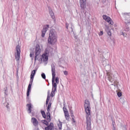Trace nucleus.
Returning a JSON list of instances; mask_svg holds the SVG:
<instances>
[{
    "mask_svg": "<svg viewBox=\"0 0 130 130\" xmlns=\"http://www.w3.org/2000/svg\"><path fill=\"white\" fill-rule=\"evenodd\" d=\"M32 84H33V81L30 80L29 83L28 87H27V92H26L27 97L29 96V93H30V92H31V87Z\"/></svg>",
    "mask_w": 130,
    "mask_h": 130,
    "instance_id": "9d476101",
    "label": "nucleus"
},
{
    "mask_svg": "<svg viewBox=\"0 0 130 130\" xmlns=\"http://www.w3.org/2000/svg\"><path fill=\"white\" fill-rule=\"evenodd\" d=\"M121 95H122L121 92H119L117 93V96H118L121 97Z\"/></svg>",
    "mask_w": 130,
    "mask_h": 130,
    "instance_id": "7c9ffc66",
    "label": "nucleus"
},
{
    "mask_svg": "<svg viewBox=\"0 0 130 130\" xmlns=\"http://www.w3.org/2000/svg\"><path fill=\"white\" fill-rule=\"evenodd\" d=\"M75 118L73 117L72 119H73V122H76V120H75Z\"/></svg>",
    "mask_w": 130,
    "mask_h": 130,
    "instance_id": "c9c22d12",
    "label": "nucleus"
},
{
    "mask_svg": "<svg viewBox=\"0 0 130 130\" xmlns=\"http://www.w3.org/2000/svg\"><path fill=\"white\" fill-rule=\"evenodd\" d=\"M63 111L64 113H67L69 112L68 111V109H67V108L66 107V106H64L63 107Z\"/></svg>",
    "mask_w": 130,
    "mask_h": 130,
    "instance_id": "b1692460",
    "label": "nucleus"
},
{
    "mask_svg": "<svg viewBox=\"0 0 130 130\" xmlns=\"http://www.w3.org/2000/svg\"><path fill=\"white\" fill-rule=\"evenodd\" d=\"M55 82H56V84H59V79L58 78V77H56L55 78Z\"/></svg>",
    "mask_w": 130,
    "mask_h": 130,
    "instance_id": "a878e982",
    "label": "nucleus"
},
{
    "mask_svg": "<svg viewBox=\"0 0 130 130\" xmlns=\"http://www.w3.org/2000/svg\"><path fill=\"white\" fill-rule=\"evenodd\" d=\"M17 53L15 55V59L16 61L20 60V57H21V47L18 45L16 48Z\"/></svg>",
    "mask_w": 130,
    "mask_h": 130,
    "instance_id": "39448f33",
    "label": "nucleus"
},
{
    "mask_svg": "<svg viewBox=\"0 0 130 130\" xmlns=\"http://www.w3.org/2000/svg\"><path fill=\"white\" fill-rule=\"evenodd\" d=\"M103 18L104 20H105L108 23L110 24V25H113L114 24V22H113V21H112V19L109 16L106 15H104L103 16Z\"/></svg>",
    "mask_w": 130,
    "mask_h": 130,
    "instance_id": "423d86ee",
    "label": "nucleus"
},
{
    "mask_svg": "<svg viewBox=\"0 0 130 130\" xmlns=\"http://www.w3.org/2000/svg\"><path fill=\"white\" fill-rule=\"evenodd\" d=\"M50 16H51L52 19H55V16H54V13H53V11L52 10L49 11Z\"/></svg>",
    "mask_w": 130,
    "mask_h": 130,
    "instance_id": "a211bd4d",
    "label": "nucleus"
},
{
    "mask_svg": "<svg viewBox=\"0 0 130 130\" xmlns=\"http://www.w3.org/2000/svg\"><path fill=\"white\" fill-rule=\"evenodd\" d=\"M42 123H43V124H45V125H48V122H47V121H46V120H42L41 121Z\"/></svg>",
    "mask_w": 130,
    "mask_h": 130,
    "instance_id": "412c9836",
    "label": "nucleus"
},
{
    "mask_svg": "<svg viewBox=\"0 0 130 130\" xmlns=\"http://www.w3.org/2000/svg\"><path fill=\"white\" fill-rule=\"evenodd\" d=\"M30 57H32V54H31V53L30 54Z\"/></svg>",
    "mask_w": 130,
    "mask_h": 130,
    "instance_id": "4c0bfd02",
    "label": "nucleus"
},
{
    "mask_svg": "<svg viewBox=\"0 0 130 130\" xmlns=\"http://www.w3.org/2000/svg\"><path fill=\"white\" fill-rule=\"evenodd\" d=\"M106 31L108 35H109V36H111L112 35L111 31L110 30L109 28H107Z\"/></svg>",
    "mask_w": 130,
    "mask_h": 130,
    "instance_id": "4be33fe9",
    "label": "nucleus"
},
{
    "mask_svg": "<svg viewBox=\"0 0 130 130\" xmlns=\"http://www.w3.org/2000/svg\"><path fill=\"white\" fill-rule=\"evenodd\" d=\"M37 60H38L39 61H42V57L41 55H38L37 56H35V63L36 62Z\"/></svg>",
    "mask_w": 130,
    "mask_h": 130,
    "instance_id": "f3484780",
    "label": "nucleus"
},
{
    "mask_svg": "<svg viewBox=\"0 0 130 130\" xmlns=\"http://www.w3.org/2000/svg\"><path fill=\"white\" fill-rule=\"evenodd\" d=\"M50 98H47L46 101V104L47 105L48 104V102H49Z\"/></svg>",
    "mask_w": 130,
    "mask_h": 130,
    "instance_id": "c85d7f7f",
    "label": "nucleus"
},
{
    "mask_svg": "<svg viewBox=\"0 0 130 130\" xmlns=\"http://www.w3.org/2000/svg\"><path fill=\"white\" fill-rule=\"evenodd\" d=\"M66 27L67 29H69V23H66Z\"/></svg>",
    "mask_w": 130,
    "mask_h": 130,
    "instance_id": "473e14b6",
    "label": "nucleus"
},
{
    "mask_svg": "<svg viewBox=\"0 0 130 130\" xmlns=\"http://www.w3.org/2000/svg\"><path fill=\"white\" fill-rule=\"evenodd\" d=\"M71 29L72 32H73V27H71Z\"/></svg>",
    "mask_w": 130,
    "mask_h": 130,
    "instance_id": "e433bc0d",
    "label": "nucleus"
},
{
    "mask_svg": "<svg viewBox=\"0 0 130 130\" xmlns=\"http://www.w3.org/2000/svg\"><path fill=\"white\" fill-rule=\"evenodd\" d=\"M41 52V49H40V46L39 45H37L36 47L35 55L36 58L37 55H40Z\"/></svg>",
    "mask_w": 130,
    "mask_h": 130,
    "instance_id": "9b49d317",
    "label": "nucleus"
},
{
    "mask_svg": "<svg viewBox=\"0 0 130 130\" xmlns=\"http://www.w3.org/2000/svg\"><path fill=\"white\" fill-rule=\"evenodd\" d=\"M63 74L64 75H65V76H68V75L69 74V72L67 71H64L63 72Z\"/></svg>",
    "mask_w": 130,
    "mask_h": 130,
    "instance_id": "cd10ccee",
    "label": "nucleus"
},
{
    "mask_svg": "<svg viewBox=\"0 0 130 130\" xmlns=\"http://www.w3.org/2000/svg\"><path fill=\"white\" fill-rule=\"evenodd\" d=\"M112 124L113 125V127L114 128H115V121H113L112 122Z\"/></svg>",
    "mask_w": 130,
    "mask_h": 130,
    "instance_id": "bb28decb",
    "label": "nucleus"
},
{
    "mask_svg": "<svg viewBox=\"0 0 130 130\" xmlns=\"http://www.w3.org/2000/svg\"><path fill=\"white\" fill-rule=\"evenodd\" d=\"M8 91V87H6V89H5V93L7 94V91Z\"/></svg>",
    "mask_w": 130,
    "mask_h": 130,
    "instance_id": "72a5a7b5",
    "label": "nucleus"
},
{
    "mask_svg": "<svg viewBox=\"0 0 130 130\" xmlns=\"http://www.w3.org/2000/svg\"><path fill=\"white\" fill-rule=\"evenodd\" d=\"M84 108L86 114V129L91 130V107L89 100L85 101Z\"/></svg>",
    "mask_w": 130,
    "mask_h": 130,
    "instance_id": "f03ea898",
    "label": "nucleus"
},
{
    "mask_svg": "<svg viewBox=\"0 0 130 130\" xmlns=\"http://www.w3.org/2000/svg\"><path fill=\"white\" fill-rule=\"evenodd\" d=\"M41 77L44 80H45L46 79V76L45 75V73H42L41 74Z\"/></svg>",
    "mask_w": 130,
    "mask_h": 130,
    "instance_id": "393cba45",
    "label": "nucleus"
},
{
    "mask_svg": "<svg viewBox=\"0 0 130 130\" xmlns=\"http://www.w3.org/2000/svg\"><path fill=\"white\" fill-rule=\"evenodd\" d=\"M107 76L108 77V80L109 82H111V83H113L114 81V77L111 73H107Z\"/></svg>",
    "mask_w": 130,
    "mask_h": 130,
    "instance_id": "1a4fd4ad",
    "label": "nucleus"
},
{
    "mask_svg": "<svg viewBox=\"0 0 130 130\" xmlns=\"http://www.w3.org/2000/svg\"><path fill=\"white\" fill-rule=\"evenodd\" d=\"M86 1L87 0H79L80 6L81 10L83 11L86 9Z\"/></svg>",
    "mask_w": 130,
    "mask_h": 130,
    "instance_id": "0eeeda50",
    "label": "nucleus"
},
{
    "mask_svg": "<svg viewBox=\"0 0 130 130\" xmlns=\"http://www.w3.org/2000/svg\"><path fill=\"white\" fill-rule=\"evenodd\" d=\"M71 117H72V118H73V117H74V118H75V116H74V113L73 112V111H71Z\"/></svg>",
    "mask_w": 130,
    "mask_h": 130,
    "instance_id": "c756f323",
    "label": "nucleus"
},
{
    "mask_svg": "<svg viewBox=\"0 0 130 130\" xmlns=\"http://www.w3.org/2000/svg\"><path fill=\"white\" fill-rule=\"evenodd\" d=\"M48 28H49V25L48 24H46L44 26L43 29L42 30V37L44 38V36H45V34H46V32H47Z\"/></svg>",
    "mask_w": 130,
    "mask_h": 130,
    "instance_id": "6e6552de",
    "label": "nucleus"
},
{
    "mask_svg": "<svg viewBox=\"0 0 130 130\" xmlns=\"http://www.w3.org/2000/svg\"><path fill=\"white\" fill-rule=\"evenodd\" d=\"M36 72H37V70H34L31 72L30 81H33L34 80V77L35 76V75L36 74Z\"/></svg>",
    "mask_w": 130,
    "mask_h": 130,
    "instance_id": "2eb2a0df",
    "label": "nucleus"
},
{
    "mask_svg": "<svg viewBox=\"0 0 130 130\" xmlns=\"http://www.w3.org/2000/svg\"><path fill=\"white\" fill-rule=\"evenodd\" d=\"M48 38V43L51 45H53L57 41V35L55 29H51Z\"/></svg>",
    "mask_w": 130,
    "mask_h": 130,
    "instance_id": "7ed1b4c3",
    "label": "nucleus"
},
{
    "mask_svg": "<svg viewBox=\"0 0 130 130\" xmlns=\"http://www.w3.org/2000/svg\"><path fill=\"white\" fill-rule=\"evenodd\" d=\"M31 122L34 126H37L38 124H39V122H38V120H37V119L34 117L31 118Z\"/></svg>",
    "mask_w": 130,
    "mask_h": 130,
    "instance_id": "ddd939ff",
    "label": "nucleus"
},
{
    "mask_svg": "<svg viewBox=\"0 0 130 130\" xmlns=\"http://www.w3.org/2000/svg\"><path fill=\"white\" fill-rule=\"evenodd\" d=\"M26 107L27 108L28 113H31V112H32V109H33V106L32 105V104H27L26 105Z\"/></svg>",
    "mask_w": 130,
    "mask_h": 130,
    "instance_id": "4468645a",
    "label": "nucleus"
},
{
    "mask_svg": "<svg viewBox=\"0 0 130 130\" xmlns=\"http://www.w3.org/2000/svg\"><path fill=\"white\" fill-rule=\"evenodd\" d=\"M64 116L67 120H70V114H69V112L67 113H64Z\"/></svg>",
    "mask_w": 130,
    "mask_h": 130,
    "instance_id": "6ab92c4d",
    "label": "nucleus"
},
{
    "mask_svg": "<svg viewBox=\"0 0 130 130\" xmlns=\"http://www.w3.org/2000/svg\"><path fill=\"white\" fill-rule=\"evenodd\" d=\"M113 130H115V128H114V129Z\"/></svg>",
    "mask_w": 130,
    "mask_h": 130,
    "instance_id": "58836bf2",
    "label": "nucleus"
},
{
    "mask_svg": "<svg viewBox=\"0 0 130 130\" xmlns=\"http://www.w3.org/2000/svg\"><path fill=\"white\" fill-rule=\"evenodd\" d=\"M99 35L100 36H102V35H103V31H101L100 32L99 34Z\"/></svg>",
    "mask_w": 130,
    "mask_h": 130,
    "instance_id": "2f4dec72",
    "label": "nucleus"
},
{
    "mask_svg": "<svg viewBox=\"0 0 130 130\" xmlns=\"http://www.w3.org/2000/svg\"><path fill=\"white\" fill-rule=\"evenodd\" d=\"M6 107H7V108H8V109H10V107H9V104L8 103L7 104V105H6Z\"/></svg>",
    "mask_w": 130,
    "mask_h": 130,
    "instance_id": "f704fd0d",
    "label": "nucleus"
},
{
    "mask_svg": "<svg viewBox=\"0 0 130 130\" xmlns=\"http://www.w3.org/2000/svg\"><path fill=\"white\" fill-rule=\"evenodd\" d=\"M58 126L59 127V129L61 130V128L62 127V123H61V122L59 121V122L58 123Z\"/></svg>",
    "mask_w": 130,
    "mask_h": 130,
    "instance_id": "aec40b11",
    "label": "nucleus"
},
{
    "mask_svg": "<svg viewBox=\"0 0 130 130\" xmlns=\"http://www.w3.org/2000/svg\"><path fill=\"white\" fill-rule=\"evenodd\" d=\"M51 107V103H49L48 105L47 111H48L49 112V111H50Z\"/></svg>",
    "mask_w": 130,
    "mask_h": 130,
    "instance_id": "5701e85b",
    "label": "nucleus"
},
{
    "mask_svg": "<svg viewBox=\"0 0 130 130\" xmlns=\"http://www.w3.org/2000/svg\"><path fill=\"white\" fill-rule=\"evenodd\" d=\"M41 114L43 118H46L49 122L51 121V115H50V112L47 111V113L46 114L44 111H42Z\"/></svg>",
    "mask_w": 130,
    "mask_h": 130,
    "instance_id": "20e7f679",
    "label": "nucleus"
},
{
    "mask_svg": "<svg viewBox=\"0 0 130 130\" xmlns=\"http://www.w3.org/2000/svg\"><path fill=\"white\" fill-rule=\"evenodd\" d=\"M47 126V127H45V130H52L53 129L54 125L52 122L50 123L49 125Z\"/></svg>",
    "mask_w": 130,
    "mask_h": 130,
    "instance_id": "dca6fc26",
    "label": "nucleus"
},
{
    "mask_svg": "<svg viewBox=\"0 0 130 130\" xmlns=\"http://www.w3.org/2000/svg\"><path fill=\"white\" fill-rule=\"evenodd\" d=\"M42 58L43 60V61H47V60H48V53L47 52L44 53L42 55Z\"/></svg>",
    "mask_w": 130,
    "mask_h": 130,
    "instance_id": "f8f14e48",
    "label": "nucleus"
},
{
    "mask_svg": "<svg viewBox=\"0 0 130 130\" xmlns=\"http://www.w3.org/2000/svg\"><path fill=\"white\" fill-rule=\"evenodd\" d=\"M51 72L52 75V89L51 94L50 90H48L47 98H50V97H54V95H55V92H56V90L57 89V85L56 84V83L54 82L55 81V66L54 64H51Z\"/></svg>",
    "mask_w": 130,
    "mask_h": 130,
    "instance_id": "f257e3e1",
    "label": "nucleus"
}]
</instances>
